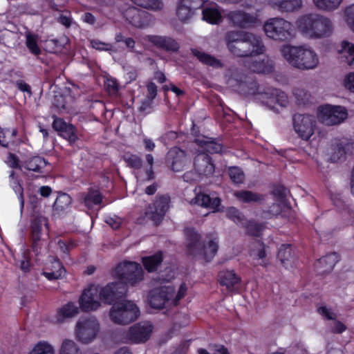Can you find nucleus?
<instances>
[{"label": "nucleus", "instance_id": "nucleus-63", "mask_svg": "<svg viewBox=\"0 0 354 354\" xmlns=\"http://www.w3.org/2000/svg\"><path fill=\"white\" fill-rule=\"evenodd\" d=\"M148 95L147 98L149 100V103L152 102V100L156 97L157 95V86L153 82H151L147 86Z\"/></svg>", "mask_w": 354, "mask_h": 354}, {"label": "nucleus", "instance_id": "nucleus-52", "mask_svg": "<svg viewBox=\"0 0 354 354\" xmlns=\"http://www.w3.org/2000/svg\"><path fill=\"white\" fill-rule=\"evenodd\" d=\"M345 17L347 25L354 32V3L345 9Z\"/></svg>", "mask_w": 354, "mask_h": 354}, {"label": "nucleus", "instance_id": "nucleus-32", "mask_svg": "<svg viewBox=\"0 0 354 354\" xmlns=\"http://www.w3.org/2000/svg\"><path fill=\"white\" fill-rule=\"evenodd\" d=\"M339 259V255L337 253L328 254L319 259L317 268L320 270L321 273L328 272L333 270Z\"/></svg>", "mask_w": 354, "mask_h": 354}, {"label": "nucleus", "instance_id": "nucleus-55", "mask_svg": "<svg viewBox=\"0 0 354 354\" xmlns=\"http://www.w3.org/2000/svg\"><path fill=\"white\" fill-rule=\"evenodd\" d=\"M104 86L111 94H115L118 90V85L116 80L112 77H107L104 81Z\"/></svg>", "mask_w": 354, "mask_h": 354}, {"label": "nucleus", "instance_id": "nucleus-41", "mask_svg": "<svg viewBox=\"0 0 354 354\" xmlns=\"http://www.w3.org/2000/svg\"><path fill=\"white\" fill-rule=\"evenodd\" d=\"M203 19L212 24H217L222 20V15L218 8H206L203 10Z\"/></svg>", "mask_w": 354, "mask_h": 354}, {"label": "nucleus", "instance_id": "nucleus-38", "mask_svg": "<svg viewBox=\"0 0 354 354\" xmlns=\"http://www.w3.org/2000/svg\"><path fill=\"white\" fill-rule=\"evenodd\" d=\"M343 0H313L314 6L324 12H333L340 6Z\"/></svg>", "mask_w": 354, "mask_h": 354}, {"label": "nucleus", "instance_id": "nucleus-27", "mask_svg": "<svg viewBox=\"0 0 354 354\" xmlns=\"http://www.w3.org/2000/svg\"><path fill=\"white\" fill-rule=\"evenodd\" d=\"M270 3L281 12H290L301 8L302 0H270Z\"/></svg>", "mask_w": 354, "mask_h": 354}, {"label": "nucleus", "instance_id": "nucleus-4", "mask_svg": "<svg viewBox=\"0 0 354 354\" xmlns=\"http://www.w3.org/2000/svg\"><path fill=\"white\" fill-rule=\"evenodd\" d=\"M188 252L204 260L210 261L216 255L218 248V239L216 235H210L208 240L201 243V236L194 229L187 228L185 232Z\"/></svg>", "mask_w": 354, "mask_h": 354}, {"label": "nucleus", "instance_id": "nucleus-22", "mask_svg": "<svg viewBox=\"0 0 354 354\" xmlns=\"http://www.w3.org/2000/svg\"><path fill=\"white\" fill-rule=\"evenodd\" d=\"M194 165L196 171L201 175H210L214 171L211 158L205 153H200L195 157Z\"/></svg>", "mask_w": 354, "mask_h": 354}, {"label": "nucleus", "instance_id": "nucleus-40", "mask_svg": "<svg viewBox=\"0 0 354 354\" xmlns=\"http://www.w3.org/2000/svg\"><path fill=\"white\" fill-rule=\"evenodd\" d=\"M234 195L238 200L243 203L259 202L264 198L263 196L260 194L245 190L236 192Z\"/></svg>", "mask_w": 354, "mask_h": 354}, {"label": "nucleus", "instance_id": "nucleus-25", "mask_svg": "<svg viewBox=\"0 0 354 354\" xmlns=\"http://www.w3.org/2000/svg\"><path fill=\"white\" fill-rule=\"evenodd\" d=\"M168 158L171 160V169L174 171L183 170L187 162L185 152L178 147H174L169 150Z\"/></svg>", "mask_w": 354, "mask_h": 354}, {"label": "nucleus", "instance_id": "nucleus-15", "mask_svg": "<svg viewBox=\"0 0 354 354\" xmlns=\"http://www.w3.org/2000/svg\"><path fill=\"white\" fill-rule=\"evenodd\" d=\"M100 301L106 304H111L115 299L122 297L126 292L123 283L113 282L105 286L95 285Z\"/></svg>", "mask_w": 354, "mask_h": 354}, {"label": "nucleus", "instance_id": "nucleus-18", "mask_svg": "<svg viewBox=\"0 0 354 354\" xmlns=\"http://www.w3.org/2000/svg\"><path fill=\"white\" fill-rule=\"evenodd\" d=\"M44 227L48 228L47 218L41 215H36L32 221V250L37 253L39 249L46 245V243L41 238Z\"/></svg>", "mask_w": 354, "mask_h": 354}, {"label": "nucleus", "instance_id": "nucleus-43", "mask_svg": "<svg viewBox=\"0 0 354 354\" xmlns=\"http://www.w3.org/2000/svg\"><path fill=\"white\" fill-rule=\"evenodd\" d=\"M71 203V198L67 194H62L56 198L53 208L55 212L60 213L66 210Z\"/></svg>", "mask_w": 354, "mask_h": 354}, {"label": "nucleus", "instance_id": "nucleus-47", "mask_svg": "<svg viewBox=\"0 0 354 354\" xmlns=\"http://www.w3.org/2000/svg\"><path fill=\"white\" fill-rule=\"evenodd\" d=\"M30 354H55V348L47 342H39L30 352Z\"/></svg>", "mask_w": 354, "mask_h": 354}, {"label": "nucleus", "instance_id": "nucleus-45", "mask_svg": "<svg viewBox=\"0 0 354 354\" xmlns=\"http://www.w3.org/2000/svg\"><path fill=\"white\" fill-rule=\"evenodd\" d=\"M15 129H5L0 130V144L4 147H8L10 143L14 141V138L17 135Z\"/></svg>", "mask_w": 354, "mask_h": 354}, {"label": "nucleus", "instance_id": "nucleus-16", "mask_svg": "<svg viewBox=\"0 0 354 354\" xmlns=\"http://www.w3.org/2000/svg\"><path fill=\"white\" fill-rule=\"evenodd\" d=\"M97 291L95 284L90 285L84 290L79 300L80 306L83 311H95L101 308L102 301Z\"/></svg>", "mask_w": 354, "mask_h": 354}, {"label": "nucleus", "instance_id": "nucleus-17", "mask_svg": "<svg viewBox=\"0 0 354 354\" xmlns=\"http://www.w3.org/2000/svg\"><path fill=\"white\" fill-rule=\"evenodd\" d=\"M207 0H179L176 14L178 19L183 22L190 19L195 10L200 9Z\"/></svg>", "mask_w": 354, "mask_h": 354}, {"label": "nucleus", "instance_id": "nucleus-28", "mask_svg": "<svg viewBox=\"0 0 354 354\" xmlns=\"http://www.w3.org/2000/svg\"><path fill=\"white\" fill-rule=\"evenodd\" d=\"M220 283L227 288L229 291H234L238 288L241 278L233 271H223L219 274Z\"/></svg>", "mask_w": 354, "mask_h": 354}, {"label": "nucleus", "instance_id": "nucleus-30", "mask_svg": "<svg viewBox=\"0 0 354 354\" xmlns=\"http://www.w3.org/2000/svg\"><path fill=\"white\" fill-rule=\"evenodd\" d=\"M78 313V307L74 303L68 302L58 309L55 315V322L57 323H62L66 319L75 317Z\"/></svg>", "mask_w": 354, "mask_h": 354}, {"label": "nucleus", "instance_id": "nucleus-64", "mask_svg": "<svg viewBox=\"0 0 354 354\" xmlns=\"http://www.w3.org/2000/svg\"><path fill=\"white\" fill-rule=\"evenodd\" d=\"M212 354H230L227 349L222 345H214L210 348Z\"/></svg>", "mask_w": 354, "mask_h": 354}, {"label": "nucleus", "instance_id": "nucleus-34", "mask_svg": "<svg viewBox=\"0 0 354 354\" xmlns=\"http://www.w3.org/2000/svg\"><path fill=\"white\" fill-rule=\"evenodd\" d=\"M277 259L286 268H292L294 263V257L292 254L290 245L283 244L279 249Z\"/></svg>", "mask_w": 354, "mask_h": 354}, {"label": "nucleus", "instance_id": "nucleus-23", "mask_svg": "<svg viewBox=\"0 0 354 354\" xmlns=\"http://www.w3.org/2000/svg\"><path fill=\"white\" fill-rule=\"evenodd\" d=\"M263 98L266 100V104L272 109L276 108V105L283 107L288 104L286 94L277 89H272L270 93H265Z\"/></svg>", "mask_w": 354, "mask_h": 354}, {"label": "nucleus", "instance_id": "nucleus-35", "mask_svg": "<svg viewBox=\"0 0 354 354\" xmlns=\"http://www.w3.org/2000/svg\"><path fill=\"white\" fill-rule=\"evenodd\" d=\"M57 354H83L78 344L72 339H63Z\"/></svg>", "mask_w": 354, "mask_h": 354}, {"label": "nucleus", "instance_id": "nucleus-5", "mask_svg": "<svg viewBox=\"0 0 354 354\" xmlns=\"http://www.w3.org/2000/svg\"><path fill=\"white\" fill-rule=\"evenodd\" d=\"M187 290V288L185 283L180 285L176 295L174 289L170 286L156 288L149 292V304L152 308L158 309L176 306L185 297Z\"/></svg>", "mask_w": 354, "mask_h": 354}, {"label": "nucleus", "instance_id": "nucleus-62", "mask_svg": "<svg viewBox=\"0 0 354 354\" xmlns=\"http://www.w3.org/2000/svg\"><path fill=\"white\" fill-rule=\"evenodd\" d=\"M331 331L335 333H342L346 330L345 325L339 321L333 320L330 326Z\"/></svg>", "mask_w": 354, "mask_h": 354}, {"label": "nucleus", "instance_id": "nucleus-51", "mask_svg": "<svg viewBox=\"0 0 354 354\" xmlns=\"http://www.w3.org/2000/svg\"><path fill=\"white\" fill-rule=\"evenodd\" d=\"M128 166L134 168L140 169L142 166V159L137 155H129L124 158Z\"/></svg>", "mask_w": 354, "mask_h": 354}, {"label": "nucleus", "instance_id": "nucleus-3", "mask_svg": "<svg viewBox=\"0 0 354 354\" xmlns=\"http://www.w3.org/2000/svg\"><path fill=\"white\" fill-rule=\"evenodd\" d=\"M297 26L303 35L313 39L328 37L333 30V24L329 18L315 13L300 17Z\"/></svg>", "mask_w": 354, "mask_h": 354}, {"label": "nucleus", "instance_id": "nucleus-57", "mask_svg": "<svg viewBox=\"0 0 354 354\" xmlns=\"http://www.w3.org/2000/svg\"><path fill=\"white\" fill-rule=\"evenodd\" d=\"M285 208H288L284 201L273 204L270 208V212L272 215H279L282 213Z\"/></svg>", "mask_w": 354, "mask_h": 354}, {"label": "nucleus", "instance_id": "nucleus-1", "mask_svg": "<svg viewBox=\"0 0 354 354\" xmlns=\"http://www.w3.org/2000/svg\"><path fill=\"white\" fill-rule=\"evenodd\" d=\"M228 51L236 57H248L262 55L266 46L259 35L250 32L229 30L224 36Z\"/></svg>", "mask_w": 354, "mask_h": 354}, {"label": "nucleus", "instance_id": "nucleus-31", "mask_svg": "<svg viewBox=\"0 0 354 354\" xmlns=\"http://www.w3.org/2000/svg\"><path fill=\"white\" fill-rule=\"evenodd\" d=\"M342 61L349 66L354 65V44L347 40L342 41L338 50Z\"/></svg>", "mask_w": 354, "mask_h": 354}, {"label": "nucleus", "instance_id": "nucleus-61", "mask_svg": "<svg viewBox=\"0 0 354 354\" xmlns=\"http://www.w3.org/2000/svg\"><path fill=\"white\" fill-rule=\"evenodd\" d=\"M294 95L295 97L300 102L304 103L306 100H308L310 94L304 89L297 88L294 91Z\"/></svg>", "mask_w": 354, "mask_h": 354}, {"label": "nucleus", "instance_id": "nucleus-13", "mask_svg": "<svg viewBox=\"0 0 354 354\" xmlns=\"http://www.w3.org/2000/svg\"><path fill=\"white\" fill-rule=\"evenodd\" d=\"M153 325L149 322H142L129 328L123 337L125 343L142 344L147 342L153 332Z\"/></svg>", "mask_w": 354, "mask_h": 354}, {"label": "nucleus", "instance_id": "nucleus-54", "mask_svg": "<svg viewBox=\"0 0 354 354\" xmlns=\"http://www.w3.org/2000/svg\"><path fill=\"white\" fill-rule=\"evenodd\" d=\"M343 86L346 90L354 93V72H350L344 76Z\"/></svg>", "mask_w": 354, "mask_h": 354}, {"label": "nucleus", "instance_id": "nucleus-7", "mask_svg": "<svg viewBox=\"0 0 354 354\" xmlns=\"http://www.w3.org/2000/svg\"><path fill=\"white\" fill-rule=\"evenodd\" d=\"M263 30L268 37L277 41H288L293 36L292 24L281 17L268 19L263 25Z\"/></svg>", "mask_w": 354, "mask_h": 354}, {"label": "nucleus", "instance_id": "nucleus-46", "mask_svg": "<svg viewBox=\"0 0 354 354\" xmlns=\"http://www.w3.org/2000/svg\"><path fill=\"white\" fill-rule=\"evenodd\" d=\"M10 185L12 187L15 192L18 196V199L20 203L21 208L23 209L24 205V189L18 180L15 177V172L11 171L10 174Z\"/></svg>", "mask_w": 354, "mask_h": 354}, {"label": "nucleus", "instance_id": "nucleus-59", "mask_svg": "<svg viewBox=\"0 0 354 354\" xmlns=\"http://www.w3.org/2000/svg\"><path fill=\"white\" fill-rule=\"evenodd\" d=\"M91 46L98 50H111L112 46L110 44L102 42L99 40L91 41Z\"/></svg>", "mask_w": 354, "mask_h": 354}, {"label": "nucleus", "instance_id": "nucleus-50", "mask_svg": "<svg viewBox=\"0 0 354 354\" xmlns=\"http://www.w3.org/2000/svg\"><path fill=\"white\" fill-rule=\"evenodd\" d=\"M201 142H204L205 149L209 153H218L222 150V145L212 140L208 139Z\"/></svg>", "mask_w": 354, "mask_h": 354}, {"label": "nucleus", "instance_id": "nucleus-37", "mask_svg": "<svg viewBox=\"0 0 354 354\" xmlns=\"http://www.w3.org/2000/svg\"><path fill=\"white\" fill-rule=\"evenodd\" d=\"M192 52L193 55L202 63L214 68L222 67V64L220 60L217 59L214 57L197 49H193L192 50Z\"/></svg>", "mask_w": 354, "mask_h": 354}, {"label": "nucleus", "instance_id": "nucleus-12", "mask_svg": "<svg viewBox=\"0 0 354 354\" xmlns=\"http://www.w3.org/2000/svg\"><path fill=\"white\" fill-rule=\"evenodd\" d=\"M295 132L303 140H308L317 129V120L310 114H296L292 118Z\"/></svg>", "mask_w": 354, "mask_h": 354}, {"label": "nucleus", "instance_id": "nucleus-56", "mask_svg": "<svg viewBox=\"0 0 354 354\" xmlns=\"http://www.w3.org/2000/svg\"><path fill=\"white\" fill-rule=\"evenodd\" d=\"M146 160L149 165V168L146 171V178L145 180L149 181L154 178V172L153 171V157L151 154L146 155Z\"/></svg>", "mask_w": 354, "mask_h": 354}, {"label": "nucleus", "instance_id": "nucleus-44", "mask_svg": "<svg viewBox=\"0 0 354 354\" xmlns=\"http://www.w3.org/2000/svg\"><path fill=\"white\" fill-rule=\"evenodd\" d=\"M135 4L145 9L158 11L162 9V0H131Z\"/></svg>", "mask_w": 354, "mask_h": 354}, {"label": "nucleus", "instance_id": "nucleus-2", "mask_svg": "<svg viewBox=\"0 0 354 354\" xmlns=\"http://www.w3.org/2000/svg\"><path fill=\"white\" fill-rule=\"evenodd\" d=\"M280 53L285 60L293 68L301 71H310L316 68L319 64L317 53L306 46L283 45Z\"/></svg>", "mask_w": 354, "mask_h": 354}, {"label": "nucleus", "instance_id": "nucleus-42", "mask_svg": "<svg viewBox=\"0 0 354 354\" xmlns=\"http://www.w3.org/2000/svg\"><path fill=\"white\" fill-rule=\"evenodd\" d=\"M84 205L88 208H92L94 205L101 203L102 196L98 190L91 189L84 196Z\"/></svg>", "mask_w": 354, "mask_h": 354}, {"label": "nucleus", "instance_id": "nucleus-11", "mask_svg": "<svg viewBox=\"0 0 354 354\" xmlns=\"http://www.w3.org/2000/svg\"><path fill=\"white\" fill-rule=\"evenodd\" d=\"M348 118V111L344 106L325 104L318 109L317 118L326 126L337 125Z\"/></svg>", "mask_w": 354, "mask_h": 354}, {"label": "nucleus", "instance_id": "nucleus-33", "mask_svg": "<svg viewBox=\"0 0 354 354\" xmlns=\"http://www.w3.org/2000/svg\"><path fill=\"white\" fill-rule=\"evenodd\" d=\"M149 41L156 46L167 50L176 51L179 48L178 44L172 38L162 36H151Z\"/></svg>", "mask_w": 354, "mask_h": 354}, {"label": "nucleus", "instance_id": "nucleus-26", "mask_svg": "<svg viewBox=\"0 0 354 354\" xmlns=\"http://www.w3.org/2000/svg\"><path fill=\"white\" fill-rule=\"evenodd\" d=\"M250 255L254 261H257L258 265L267 266L269 263L266 259V252L265 245L257 241L253 242L250 245Z\"/></svg>", "mask_w": 354, "mask_h": 354}, {"label": "nucleus", "instance_id": "nucleus-36", "mask_svg": "<svg viewBox=\"0 0 354 354\" xmlns=\"http://www.w3.org/2000/svg\"><path fill=\"white\" fill-rule=\"evenodd\" d=\"M46 165V162L43 158L33 156L26 160L22 164V167L32 171L41 172Z\"/></svg>", "mask_w": 354, "mask_h": 354}, {"label": "nucleus", "instance_id": "nucleus-48", "mask_svg": "<svg viewBox=\"0 0 354 354\" xmlns=\"http://www.w3.org/2000/svg\"><path fill=\"white\" fill-rule=\"evenodd\" d=\"M37 36L30 33L26 34V44L29 50L34 55H38L41 50L37 45Z\"/></svg>", "mask_w": 354, "mask_h": 354}, {"label": "nucleus", "instance_id": "nucleus-60", "mask_svg": "<svg viewBox=\"0 0 354 354\" xmlns=\"http://www.w3.org/2000/svg\"><path fill=\"white\" fill-rule=\"evenodd\" d=\"M227 216L236 223L242 221L241 214L234 207H230L227 210Z\"/></svg>", "mask_w": 354, "mask_h": 354}, {"label": "nucleus", "instance_id": "nucleus-49", "mask_svg": "<svg viewBox=\"0 0 354 354\" xmlns=\"http://www.w3.org/2000/svg\"><path fill=\"white\" fill-rule=\"evenodd\" d=\"M229 176L231 180L236 184H241L245 180V175L243 171L238 167H232L229 168Z\"/></svg>", "mask_w": 354, "mask_h": 354}, {"label": "nucleus", "instance_id": "nucleus-19", "mask_svg": "<svg viewBox=\"0 0 354 354\" xmlns=\"http://www.w3.org/2000/svg\"><path fill=\"white\" fill-rule=\"evenodd\" d=\"M169 196L167 195L160 196L157 198L153 206L149 207L148 214L156 224L159 223L164 217L169 207Z\"/></svg>", "mask_w": 354, "mask_h": 354}, {"label": "nucleus", "instance_id": "nucleus-10", "mask_svg": "<svg viewBox=\"0 0 354 354\" xmlns=\"http://www.w3.org/2000/svg\"><path fill=\"white\" fill-rule=\"evenodd\" d=\"M113 275L126 283L135 286L143 280L144 271L139 263L128 261L119 263L113 271Z\"/></svg>", "mask_w": 354, "mask_h": 354}, {"label": "nucleus", "instance_id": "nucleus-24", "mask_svg": "<svg viewBox=\"0 0 354 354\" xmlns=\"http://www.w3.org/2000/svg\"><path fill=\"white\" fill-rule=\"evenodd\" d=\"M274 68V62L268 56L260 60L248 62V69L253 73L268 74L272 73Z\"/></svg>", "mask_w": 354, "mask_h": 354}, {"label": "nucleus", "instance_id": "nucleus-39", "mask_svg": "<svg viewBox=\"0 0 354 354\" xmlns=\"http://www.w3.org/2000/svg\"><path fill=\"white\" fill-rule=\"evenodd\" d=\"M162 261V254L159 252L154 255L142 258V263L149 272H154Z\"/></svg>", "mask_w": 354, "mask_h": 354}, {"label": "nucleus", "instance_id": "nucleus-21", "mask_svg": "<svg viewBox=\"0 0 354 354\" xmlns=\"http://www.w3.org/2000/svg\"><path fill=\"white\" fill-rule=\"evenodd\" d=\"M65 273L66 270L59 260L55 257H50L42 274L48 280H55L62 278Z\"/></svg>", "mask_w": 354, "mask_h": 354}, {"label": "nucleus", "instance_id": "nucleus-6", "mask_svg": "<svg viewBox=\"0 0 354 354\" xmlns=\"http://www.w3.org/2000/svg\"><path fill=\"white\" fill-rule=\"evenodd\" d=\"M140 314V309L136 303L130 300H123L112 306L109 315L113 323L124 326L136 321Z\"/></svg>", "mask_w": 354, "mask_h": 354}, {"label": "nucleus", "instance_id": "nucleus-8", "mask_svg": "<svg viewBox=\"0 0 354 354\" xmlns=\"http://www.w3.org/2000/svg\"><path fill=\"white\" fill-rule=\"evenodd\" d=\"M100 330V324L95 317H80L75 325V336L80 342L88 344L97 337Z\"/></svg>", "mask_w": 354, "mask_h": 354}, {"label": "nucleus", "instance_id": "nucleus-20", "mask_svg": "<svg viewBox=\"0 0 354 354\" xmlns=\"http://www.w3.org/2000/svg\"><path fill=\"white\" fill-rule=\"evenodd\" d=\"M53 129L60 136L67 140L70 143H74L77 140L76 129L71 124H67L62 119L55 118L53 122Z\"/></svg>", "mask_w": 354, "mask_h": 354}, {"label": "nucleus", "instance_id": "nucleus-53", "mask_svg": "<svg viewBox=\"0 0 354 354\" xmlns=\"http://www.w3.org/2000/svg\"><path fill=\"white\" fill-rule=\"evenodd\" d=\"M245 227L248 234L255 236H259L263 230V226L261 225H259L253 222H249L245 225Z\"/></svg>", "mask_w": 354, "mask_h": 354}, {"label": "nucleus", "instance_id": "nucleus-58", "mask_svg": "<svg viewBox=\"0 0 354 354\" xmlns=\"http://www.w3.org/2000/svg\"><path fill=\"white\" fill-rule=\"evenodd\" d=\"M319 313L328 319L335 320L337 318V314L332 309L326 306H322L318 309Z\"/></svg>", "mask_w": 354, "mask_h": 354}, {"label": "nucleus", "instance_id": "nucleus-29", "mask_svg": "<svg viewBox=\"0 0 354 354\" xmlns=\"http://www.w3.org/2000/svg\"><path fill=\"white\" fill-rule=\"evenodd\" d=\"M192 204H196L202 207L212 209L214 212L218 209L221 203V200L218 197L210 198L209 195L205 194H198L190 202Z\"/></svg>", "mask_w": 354, "mask_h": 354}, {"label": "nucleus", "instance_id": "nucleus-14", "mask_svg": "<svg viewBox=\"0 0 354 354\" xmlns=\"http://www.w3.org/2000/svg\"><path fill=\"white\" fill-rule=\"evenodd\" d=\"M121 13L125 21L133 27L142 28L149 24V14L135 6H125Z\"/></svg>", "mask_w": 354, "mask_h": 354}, {"label": "nucleus", "instance_id": "nucleus-9", "mask_svg": "<svg viewBox=\"0 0 354 354\" xmlns=\"http://www.w3.org/2000/svg\"><path fill=\"white\" fill-rule=\"evenodd\" d=\"M224 17L230 26L241 29L252 28L261 23L258 11L250 13L241 9H235L227 12Z\"/></svg>", "mask_w": 354, "mask_h": 354}]
</instances>
